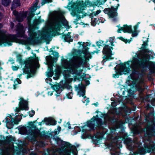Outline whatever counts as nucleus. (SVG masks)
I'll use <instances>...</instances> for the list:
<instances>
[{"label": "nucleus", "instance_id": "f257e3e1", "mask_svg": "<svg viewBox=\"0 0 155 155\" xmlns=\"http://www.w3.org/2000/svg\"><path fill=\"white\" fill-rule=\"evenodd\" d=\"M83 59L82 57H78V59L75 61V63L73 64V68H71L68 67V64L66 63H64L62 64L61 67V68L65 70L63 72V75L65 76H69V74H75L76 76H81V72L82 71V69H80L79 71L78 69L81 67H84L87 65L89 59L91 58L92 56L90 55L89 58L86 57L84 56Z\"/></svg>", "mask_w": 155, "mask_h": 155}, {"label": "nucleus", "instance_id": "f03ea898", "mask_svg": "<svg viewBox=\"0 0 155 155\" xmlns=\"http://www.w3.org/2000/svg\"><path fill=\"white\" fill-rule=\"evenodd\" d=\"M150 59L148 55L140 58L136 53L135 56L133 57L131 62L138 68L141 69V71L142 73L146 72L147 69L151 67V68L150 69V74H155V62L150 61Z\"/></svg>", "mask_w": 155, "mask_h": 155}, {"label": "nucleus", "instance_id": "7ed1b4c3", "mask_svg": "<svg viewBox=\"0 0 155 155\" xmlns=\"http://www.w3.org/2000/svg\"><path fill=\"white\" fill-rule=\"evenodd\" d=\"M71 11V10H69ZM72 11L71 13V15L73 17L76 16V18L74 21V24L77 25L79 24L78 21L81 19V18H83L86 16H88L89 17H93L94 16H97L101 12V10H97L96 12H93L94 10H90L91 13L89 12L86 13L83 11L84 10H71Z\"/></svg>", "mask_w": 155, "mask_h": 155}, {"label": "nucleus", "instance_id": "20e7f679", "mask_svg": "<svg viewBox=\"0 0 155 155\" xmlns=\"http://www.w3.org/2000/svg\"><path fill=\"white\" fill-rule=\"evenodd\" d=\"M28 35L30 37L26 40V42L29 45H33L35 43L36 44L41 43V40L39 37H37V33L35 31L34 27L31 26L28 28Z\"/></svg>", "mask_w": 155, "mask_h": 155}, {"label": "nucleus", "instance_id": "39448f33", "mask_svg": "<svg viewBox=\"0 0 155 155\" xmlns=\"http://www.w3.org/2000/svg\"><path fill=\"white\" fill-rule=\"evenodd\" d=\"M95 121L96 122L97 127L99 128L102 127L103 125H106L107 124L106 121H103L101 118L98 117V115H97L96 116H93L90 120L87 122V126L89 127L91 130H94L95 124L93 122Z\"/></svg>", "mask_w": 155, "mask_h": 155}, {"label": "nucleus", "instance_id": "423d86ee", "mask_svg": "<svg viewBox=\"0 0 155 155\" xmlns=\"http://www.w3.org/2000/svg\"><path fill=\"white\" fill-rule=\"evenodd\" d=\"M92 5V4L91 2L88 0H86L84 2L82 1L77 2L76 3L72 1L68 3V7H71V8L74 9L83 10L84 9L83 8Z\"/></svg>", "mask_w": 155, "mask_h": 155}, {"label": "nucleus", "instance_id": "0eeeda50", "mask_svg": "<svg viewBox=\"0 0 155 155\" xmlns=\"http://www.w3.org/2000/svg\"><path fill=\"white\" fill-rule=\"evenodd\" d=\"M16 31L17 32L16 35L10 34L8 35V36L13 41V42L17 43V41L19 40L17 38H24V36L25 35L23 25L20 23H19L17 25Z\"/></svg>", "mask_w": 155, "mask_h": 155}, {"label": "nucleus", "instance_id": "6e6552de", "mask_svg": "<svg viewBox=\"0 0 155 155\" xmlns=\"http://www.w3.org/2000/svg\"><path fill=\"white\" fill-rule=\"evenodd\" d=\"M102 53L104 56L103 57V61L106 62L110 59H112L111 56L113 54L112 50L114 48L112 46H110L108 44H104Z\"/></svg>", "mask_w": 155, "mask_h": 155}, {"label": "nucleus", "instance_id": "1a4fd4ad", "mask_svg": "<svg viewBox=\"0 0 155 155\" xmlns=\"http://www.w3.org/2000/svg\"><path fill=\"white\" fill-rule=\"evenodd\" d=\"M37 120L33 122L30 121L28 122V126L25 127H22L20 128V129L22 130H26V134L28 135H30L32 136H34L35 135L34 130L32 129H34L35 125L34 124Z\"/></svg>", "mask_w": 155, "mask_h": 155}, {"label": "nucleus", "instance_id": "9d476101", "mask_svg": "<svg viewBox=\"0 0 155 155\" xmlns=\"http://www.w3.org/2000/svg\"><path fill=\"white\" fill-rule=\"evenodd\" d=\"M34 58L32 56L28 57L25 60H23L21 65H25L24 67L22 68V71L24 70V72L27 73V69L28 70L29 68L33 67L32 62L34 60Z\"/></svg>", "mask_w": 155, "mask_h": 155}, {"label": "nucleus", "instance_id": "9b49d317", "mask_svg": "<svg viewBox=\"0 0 155 155\" xmlns=\"http://www.w3.org/2000/svg\"><path fill=\"white\" fill-rule=\"evenodd\" d=\"M20 101L19 102V107H16L15 110V111L19 112L21 110H28L29 107L28 106V103L27 101L25 100L23 98H21Z\"/></svg>", "mask_w": 155, "mask_h": 155}, {"label": "nucleus", "instance_id": "f8f14e48", "mask_svg": "<svg viewBox=\"0 0 155 155\" xmlns=\"http://www.w3.org/2000/svg\"><path fill=\"white\" fill-rule=\"evenodd\" d=\"M62 25L67 26H68V22L64 18L60 20L59 21L56 22L53 29L55 31H59Z\"/></svg>", "mask_w": 155, "mask_h": 155}, {"label": "nucleus", "instance_id": "ddd939ff", "mask_svg": "<svg viewBox=\"0 0 155 155\" xmlns=\"http://www.w3.org/2000/svg\"><path fill=\"white\" fill-rule=\"evenodd\" d=\"M139 153L140 155H145L147 153H152L151 149V145L150 146L144 144V147L138 148Z\"/></svg>", "mask_w": 155, "mask_h": 155}, {"label": "nucleus", "instance_id": "4468645a", "mask_svg": "<svg viewBox=\"0 0 155 155\" xmlns=\"http://www.w3.org/2000/svg\"><path fill=\"white\" fill-rule=\"evenodd\" d=\"M148 137H152L155 136V124L150 125L147 127V131L145 134Z\"/></svg>", "mask_w": 155, "mask_h": 155}, {"label": "nucleus", "instance_id": "2eb2a0df", "mask_svg": "<svg viewBox=\"0 0 155 155\" xmlns=\"http://www.w3.org/2000/svg\"><path fill=\"white\" fill-rule=\"evenodd\" d=\"M131 61H127L125 62L124 63H120L119 65L120 68L123 70L124 72V74L125 75L129 73L130 71V68L129 67H127L126 64H127L129 67L130 66V62H131Z\"/></svg>", "mask_w": 155, "mask_h": 155}, {"label": "nucleus", "instance_id": "dca6fc26", "mask_svg": "<svg viewBox=\"0 0 155 155\" xmlns=\"http://www.w3.org/2000/svg\"><path fill=\"white\" fill-rule=\"evenodd\" d=\"M32 68L33 67H31L29 68L28 70L27 69V73L24 72V70L23 71V73L27 74L26 77L27 79L33 77L35 74L36 71L35 70L33 69Z\"/></svg>", "mask_w": 155, "mask_h": 155}, {"label": "nucleus", "instance_id": "f3484780", "mask_svg": "<svg viewBox=\"0 0 155 155\" xmlns=\"http://www.w3.org/2000/svg\"><path fill=\"white\" fill-rule=\"evenodd\" d=\"M55 57L52 56L51 55L47 56L46 57V58L47 59L51 60L53 61L56 62L58 60V57L59 56V54L58 52H56L54 51L53 53L51 54Z\"/></svg>", "mask_w": 155, "mask_h": 155}, {"label": "nucleus", "instance_id": "a211bd4d", "mask_svg": "<svg viewBox=\"0 0 155 155\" xmlns=\"http://www.w3.org/2000/svg\"><path fill=\"white\" fill-rule=\"evenodd\" d=\"M105 14H107L110 18H114L117 16V10H103Z\"/></svg>", "mask_w": 155, "mask_h": 155}, {"label": "nucleus", "instance_id": "6ab92c4d", "mask_svg": "<svg viewBox=\"0 0 155 155\" xmlns=\"http://www.w3.org/2000/svg\"><path fill=\"white\" fill-rule=\"evenodd\" d=\"M46 124L48 125H55L57 124V121L52 117H45Z\"/></svg>", "mask_w": 155, "mask_h": 155}, {"label": "nucleus", "instance_id": "aec40b11", "mask_svg": "<svg viewBox=\"0 0 155 155\" xmlns=\"http://www.w3.org/2000/svg\"><path fill=\"white\" fill-rule=\"evenodd\" d=\"M122 28H123V32L124 33H132V26L131 25H124Z\"/></svg>", "mask_w": 155, "mask_h": 155}, {"label": "nucleus", "instance_id": "412c9836", "mask_svg": "<svg viewBox=\"0 0 155 155\" xmlns=\"http://www.w3.org/2000/svg\"><path fill=\"white\" fill-rule=\"evenodd\" d=\"M3 139H4V141L6 143H10L13 141H15V138L13 137L11 135L7 136L6 137V139H5V137L4 136H3Z\"/></svg>", "mask_w": 155, "mask_h": 155}, {"label": "nucleus", "instance_id": "4be33fe9", "mask_svg": "<svg viewBox=\"0 0 155 155\" xmlns=\"http://www.w3.org/2000/svg\"><path fill=\"white\" fill-rule=\"evenodd\" d=\"M21 5V3L20 0H14L13 1L11 7V9H15Z\"/></svg>", "mask_w": 155, "mask_h": 155}, {"label": "nucleus", "instance_id": "5701e85b", "mask_svg": "<svg viewBox=\"0 0 155 155\" xmlns=\"http://www.w3.org/2000/svg\"><path fill=\"white\" fill-rule=\"evenodd\" d=\"M25 17V15L24 13L20 12L19 14L16 17V20L19 22H22Z\"/></svg>", "mask_w": 155, "mask_h": 155}, {"label": "nucleus", "instance_id": "b1692460", "mask_svg": "<svg viewBox=\"0 0 155 155\" xmlns=\"http://www.w3.org/2000/svg\"><path fill=\"white\" fill-rule=\"evenodd\" d=\"M4 43L7 44L9 46L12 45V41H11L7 40L6 38L0 39V46H1Z\"/></svg>", "mask_w": 155, "mask_h": 155}, {"label": "nucleus", "instance_id": "393cba45", "mask_svg": "<svg viewBox=\"0 0 155 155\" xmlns=\"http://www.w3.org/2000/svg\"><path fill=\"white\" fill-rule=\"evenodd\" d=\"M62 34V38L64 39V41L70 43L73 41V39L71 38V37L65 36L64 33Z\"/></svg>", "mask_w": 155, "mask_h": 155}, {"label": "nucleus", "instance_id": "a878e982", "mask_svg": "<svg viewBox=\"0 0 155 155\" xmlns=\"http://www.w3.org/2000/svg\"><path fill=\"white\" fill-rule=\"evenodd\" d=\"M49 135V131L46 132L45 130H43V131L39 133L38 135L41 137H48L49 136L48 135Z\"/></svg>", "mask_w": 155, "mask_h": 155}, {"label": "nucleus", "instance_id": "bb28decb", "mask_svg": "<svg viewBox=\"0 0 155 155\" xmlns=\"http://www.w3.org/2000/svg\"><path fill=\"white\" fill-rule=\"evenodd\" d=\"M148 45V41H145L143 42V44L142 45L141 49L142 51H144L146 52H148V50L147 48V47Z\"/></svg>", "mask_w": 155, "mask_h": 155}, {"label": "nucleus", "instance_id": "cd10ccee", "mask_svg": "<svg viewBox=\"0 0 155 155\" xmlns=\"http://www.w3.org/2000/svg\"><path fill=\"white\" fill-rule=\"evenodd\" d=\"M122 140L124 141V143L127 144H128L131 142L132 140L130 138L127 136H124L122 137Z\"/></svg>", "mask_w": 155, "mask_h": 155}, {"label": "nucleus", "instance_id": "c85d7f7f", "mask_svg": "<svg viewBox=\"0 0 155 155\" xmlns=\"http://www.w3.org/2000/svg\"><path fill=\"white\" fill-rule=\"evenodd\" d=\"M91 18V25L92 26H95L98 23L99 21L97 18H93V17H90Z\"/></svg>", "mask_w": 155, "mask_h": 155}, {"label": "nucleus", "instance_id": "c756f323", "mask_svg": "<svg viewBox=\"0 0 155 155\" xmlns=\"http://www.w3.org/2000/svg\"><path fill=\"white\" fill-rule=\"evenodd\" d=\"M83 50L80 51H81V53L85 54L86 53L88 52V49L89 48L87 46L84 45H83Z\"/></svg>", "mask_w": 155, "mask_h": 155}, {"label": "nucleus", "instance_id": "7c9ffc66", "mask_svg": "<svg viewBox=\"0 0 155 155\" xmlns=\"http://www.w3.org/2000/svg\"><path fill=\"white\" fill-rule=\"evenodd\" d=\"M11 2V0H2V4L5 6H8Z\"/></svg>", "mask_w": 155, "mask_h": 155}, {"label": "nucleus", "instance_id": "2f4dec72", "mask_svg": "<svg viewBox=\"0 0 155 155\" xmlns=\"http://www.w3.org/2000/svg\"><path fill=\"white\" fill-rule=\"evenodd\" d=\"M33 129V130H34V133L35 134V135L34 136H35V135H38L39 133L40 132V131L41 130V128H38L35 126Z\"/></svg>", "mask_w": 155, "mask_h": 155}, {"label": "nucleus", "instance_id": "473e14b6", "mask_svg": "<svg viewBox=\"0 0 155 155\" xmlns=\"http://www.w3.org/2000/svg\"><path fill=\"white\" fill-rule=\"evenodd\" d=\"M62 87H63V88L64 87L68 90L72 88V86L71 85L69 84L68 82H65L63 86Z\"/></svg>", "mask_w": 155, "mask_h": 155}, {"label": "nucleus", "instance_id": "72a5a7b5", "mask_svg": "<svg viewBox=\"0 0 155 155\" xmlns=\"http://www.w3.org/2000/svg\"><path fill=\"white\" fill-rule=\"evenodd\" d=\"M22 55L20 54H18L16 56L17 60L18 61L19 63L21 64L23 60L22 59Z\"/></svg>", "mask_w": 155, "mask_h": 155}, {"label": "nucleus", "instance_id": "f704fd0d", "mask_svg": "<svg viewBox=\"0 0 155 155\" xmlns=\"http://www.w3.org/2000/svg\"><path fill=\"white\" fill-rule=\"evenodd\" d=\"M117 38L119 39L122 41L124 42L125 43H130V40H127L126 39H125L124 38H123L122 36H120L117 37Z\"/></svg>", "mask_w": 155, "mask_h": 155}, {"label": "nucleus", "instance_id": "c9c22d12", "mask_svg": "<svg viewBox=\"0 0 155 155\" xmlns=\"http://www.w3.org/2000/svg\"><path fill=\"white\" fill-rule=\"evenodd\" d=\"M21 118H12V122L13 123L15 124H18L19 123V122L21 121Z\"/></svg>", "mask_w": 155, "mask_h": 155}, {"label": "nucleus", "instance_id": "e433bc0d", "mask_svg": "<svg viewBox=\"0 0 155 155\" xmlns=\"http://www.w3.org/2000/svg\"><path fill=\"white\" fill-rule=\"evenodd\" d=\"M37 5L38 3L36 2L31 7L30 10H37V9H39L40 7L38 6Z\"/></svg>", "mask_w": 155, "mask_h": 155}, {"label": "nucleus", "instance_id": "4c0bfd02", "mask_svg": "<svg viewBox=\"0 0 155 155\" xmlns=\"http://www.w3.org/2000/svg\"><path fill=\"white\" fill-rule=\"evenodd\" d=\"M95 139H94V137H93V138H92V139L93 143L94 144H97L99 140V139L97 135H95Z\"/></svg>", "mask_w": 155, "mask_h": 155}, {"label": "nucleus", "instance_id": "58836bf2", "mask_svg": "<svg viewBox=\"0 0 155 155\" xmlns=\"http://www.w3.org/2000/svg\"><path fill=\"white\" fill-rule=\"evenodd\" d=\"M38 19H35L33 21V23L36 25H38L41 23V21L40 18V17Z\"/></svg>", "mask_w": 155, "mask_h": 155}, {"label": "nucleus", "instance_id": "ea45409f", "mask_svg": "<svg viewBox=\"0 0 155 155\" xmlns=\"http://www.w3.org/2000/svg\"><path fill=\"white\" fill-rule=\"evenodd\" d=\"M118 119L114 117H110V120L112 124L116 123L118 121Z\"/></svg>", "mask_w": 155, "mask_h": 155}, {"label": "nucleus", "instance_id": "a19ab883", "mask_svg": "<svg viewBox=\"0 0 155 155\" xmlns=\"http://www.w3.org/2000/svg\"><path fill=\"white\" fill-rule=\"evenodd\" d=\"M59 133V132L56 129H55L53 132H52L51 133H50V132H49V135H50L51 136L54 137V135H56Z\"/></svg>", "mask_w": 155, "mask_h": 155}, {"label": "nucleus", "instance_id": "79ce46f5", "mask_svg": "<svg viewBox=\"0 0 155 155\" xmlns=\"http://www.w3.org/2000/svg\"><path fill=\"white\" fill-rule=\"evenodd\" d=\"M104 42V41L102 40H100L99 41H97L96 42V44L97 46L99 47V48L100 46H102L100 44H103Z\"/></svg>", "mask_w": 155, "mask_h": 155}, {"label": "nucleus", "instance_id": "37998d69", "mask_svg": "<svg viewBox=\"0 0 155 155\" xmlns=\"http://www.w3.org/2000/svg\"><path fill=\"white\" fill-rule=\"evenodd\" d=\"M85 87V86L83 84H78V87H77V88L80 91L82 90Z\"/></svg>", "mask_w": 155, "mask_h": 155}, {"label": "nucleus", "instance_id": "c03bdc74", "mask_svg": "<svg viewBox=\"0 0 155 155\" xmlns=\"http://www.w3.org/2000/svg\"><path fill=\"white\" fill-rule=\"evenodd\" d=\"M80 93V97L84 96V95H85V89H84L83 90H81L80 91H79Z\"/></svg>", "mask_w": 155, "mask_h": 155}, {"label": "nucleus", "instance_id": "a18cd8bd", "mask_svg": "<svg viewBox=\"0 0 155 155\" xmlns=\"http://www.w3.org/2000/svg\"><path fill=\"white\" fill-rule=\"evenodd\" d=\"M29 116L31 117H33L35 114V111L34 110H31V111L28 112Z\"/></svg>", "mask_w": 155, "mask_h": 155}, {"label": "nucleus", "instance_id": "49530a36", "mask_svg": "<svg viewBox=\"0 0 155 155\" xmlns=\"http://www.w3.org/2000/svg\"><path fill=\"white\" fill-rule=\"evenodd\" d=\"M60 68L56 69L55 70V75L56 77H59L60 75L59 70Z\"/></svg>", "mask_w": 155, "mask_h": 155}, {"label": "nucleus", "instance_id": "de8ad7c7", "mask_svg": "<svg viewBox=\"0 0 155 155\" xmlns=\"http://www.w3.org/2000/svg\"><path fill=\"white\" fill-rule=\"evenodd\" d=\"M61 88L62 89L61 90H60L59 91H56L57 94H56V95L57 97H58L60 95V94L61 93V92L63 91V87L62 86H61Z\"/></svg>", "mask_w": 155, "mask_h": 155}, {"label": "nucleus", "instance_id": "09e8293b", "mask_svg": "<svg viewBox=\"0 0 155 155\" xmlns=\"http://www.w3.org/2000/svg\"><path fill=\"white\" fill-rule=\"evenodd\" d=\"M122 74L120 73H116V74H113V77L114 78H118L120 75Z\"/></svg>", "mask_w": 155, "mask_h": 155}, {"label": "nucleus", "instance_id": "8fccbe9b", "mask_svg": "<svg viewBox=\"0 0 155 155\" xmlns=\"http://www.w3.org/2000/svg\"><path fill=\"white\" fill-rule=\"evenodd\" d=\"M54 74L53 71H49L47 72V75L48 77L51 78L52 77Z\"/></svg>", "mask_w": 155, "mask_h": 155}, {"label": "nucleus", "instance_id": "3c124183", "mask_svg": "<svg viewBox=\"0 0 155 155\" xmlns=\"http://www.w3.org/2000/svg\"><path fill=\"white\" fill-rule=\"evenodd\" d=\"M132 36L133 37H135L138 34V33L137 31H133L132 30Z\"/></svg>", "mask_w": 155, "mask_h": 155}, {"label": "nucleus", "instance_id": "603ef678", "mask_svg": "<svg viewBox=\"0 0 155 155\" xmlns=\"http://www.w3.org/2000/svg\"><path fill=\"white\" fill-rule=\"evenodd\" d=\"M71 92H69L68 93L66 94V97L68 99H72V97L71 95Z\"/></svg>", "mask_w": 155, "mask_h": 155}, {"label": "nucleus", "instance_id": "864d4df0", "mask_svg": "<svg viewBox=\"0 0 155 155\" xmlns=\"http://www.w3.org/2000/svg\"><path fill=\"white\" fill-rule=\"evenodd\" d=\"M5 119L6 120H5V123H6V124H8V123H9V125L12 126V127L13 126V124L12 123V122L11 123H10V122L11 121L10 119L8 118L7 117L5 118Z\"/></svg>", "mask_w": 155, "mask_h": 155}, {"label": "nucleus", "instance_id": "5fc2aeb1", "mask_svg": "<svg viewBox=\"0 0 155 155\" xmlns=\"http://www.w3.org/2000/svg\"><path fill=\"white\" fill-rule=\"evenodd\" d=\"M151 149L152 153H155V144L151 145Z\"/></svg>", "mask_w": 155, "mask_h": 155}, {"label": "nucleus", "instance_id": "6e6d98bb", "mask_svg": "<svg viewBox=\"0 0 155 155\" xmlns=\"http://www.w3.org/2000/svg\"><path fill=\"white\" fill-rule=\"evenodd\" d=\"M132 73L133 74H140L139 71L136 70H133L132 71Z\"/></svg>", "mask_w": 155, "mask_h": 155}, {"label": "nucleus", "instance_id": "4d7b16f0", "mask_svg": "<svg viewBox=\"0 0 155 155\" xmlns=\"http://www.w3.org/2000/svg\"><path fill=\"white\" fill-rule=\"evenodd\" d=\"M13 11V14L15 16V17L19 14V13L17 11V10Z\"/></svg>", "mask_w": 155, "mask_h": 155}, {"label": "nucleus", "instance_id": "13d9d810", "mask_svg": "<svg viewBox=\"0 0 155 155\" xmlns=\"http://www.w3.org/2000/svg\"><path fill=\"white\" fill-rule=\"evenodd\" d=\"M15 81L17 84H21V81L18 78H16L15 80Z\"/></svg>", "mask_w": 155, "mask_h": 155}, {"label": "nucleus", "instance_id": "bf43d9fd", "mask_svg": "<svg viewBox=\"0 0 155 155\" xmlns=\"http://www.w3.org/2000/svg\"><path fill=\"white\" fill-rule=\"evenodd\" d=\"M19 67L16 66H12V69L13 71H16L18 69Z\"/></svg>", "mask_w": 155, "mask_h": 155}, {"label": "nucleus", "instance_id": "052dcab7", "mask_svg": "<svg viewBox=\"0 0 155 155\" xmlns=\"http://www.w3.org/2000/svg\"><path fill=\"white\" fill-rule=\"evenodd\" d=\"M46 123V120L45 119V117L44 118V120H43L41 122L38 123V125L41 126L42 124V123H43V124H44V123Z\"/></svg>", "mask_w": 155, "mask_h": 155}, {"label": "nucleus", "instance_id": "680f3d73", "mask_svg": "<svg viewBox=\"0 0 155 155\" xmlns=\"http://www.w3.org/2000/svg\"><path fill=\"white\" fill-rule=\"evenodd\" d=\"M101 117L102 118H105L106 117L107 115V114L103 113L101 112Z\"/></svg>", "mask_w": 155, "mask_h": 155}, {"label": "nucleus", "instance_id": "e2e57ef3", "mask_svg": "<svg viewBox=\"0 0 155 155\" xmlns=\"http://www.w3.org/2000/svg\"><path fill=\"white\" fill-rule=\"evenodd\" d=\"M60 88H61V87L59 85H55V91H59L60 90Z\"/></svg>", "mask_w": 155, "mask_h": 155}, {"label": "nucleus", "instance_id": "0e129e2a", "mask_svg": "<svg viewBox=\"0 0 155 155\" xmlns=\"http://www.w3.org/2000/svg\"><path fill=\"white\" fill-rule=\"evenodd\" d=\"M48 70H49V71H53V65L49 66L48 67Z\"/></svg>", "mask_w": 155, "mask_h": 155}, {"label": "nucleus", "instance_id": "69168bd1", "mask_svg": "<svg viewBox=\"0 0 155 155\" xmlns=\"http://www.w3.org/2000/svg\"><path fill=\"white\" fill-rule=\"evenodd\" d=\"M115 37H112L110 38V40H109V42H114V38Z\"/></svg>", "mask_w": 155, "mask_h": 155}, {"label": "nucleus", "instance_id": "338daca9", "mask_svg": "<svg viewBox=\"0 0 155 155\" xmlns=\"http://www.w3.org/2000/svg\"><path fill=\"white\" fill-rule=\"evenodd\" d=\"M123 28H122V27H121L120 28H118L117 30V32L118 33H121V31H123Z\"/></svg>", "mask_w": 155, "mask_h": 155}, {"label": "nucleus", "instance_id": "774afa93", "mask_svg": "<svg viewBox=\"0 0 155 155\" xmlns=\"http://www.w3.org/2000/svg\"><path fill=\"white\" fill-rule=\"evenodd\" d=\"M85 81L86 86L90 84V82L88 80H85Z\"/></svg>", "mask_w": 155, "mask_h": 155}]
</instances>
